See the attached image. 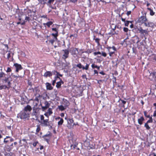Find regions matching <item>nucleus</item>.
<instances>
[{"label":"nucleus","mask_w":156,"mask_h":156,"mask_svg":"<svg viewBox=\"0 0 156 156\" xmlns=\"http://www.w3.org/2000/svg\"><path fill=\"white\" fill-rule=\"evenodd\" d=\"M13 149V147H10L9 145H7L6 147V150L8 151H10Z\"/></svg>","instance_id":"25"},{"label":"nucleus","mask_w":156,"mask_h":156,"mask_svg":"<svg viewBox=\"0 0 156 156\" xmlns=\"http://www.w3.org/2000/svg\"><path fill=\"white\" fill-rule=\"evenodd\" d=\"M37 142H35L34 143H33V145L34 147H35L37 145Z\"/></svg>","instance_id":"59"},{"label":"nucleus","mask_w":156,"mask_h":156,"mask_svg":"<svg viewBox=\"0 0 156 156\" xmlns=\"http://www.w3.org/2000/svg\"><path fill=\"white\" fill-rule=\"evenodd\" d=\"M32 109V108L31 107L30 105H27L24 108L23 110L25 112L28 113L30 115V112Z\"/></svg>","instance_id":"8"},{"label":"nucleus","mask_w":156,"mask_h":156,"mask_svg":"<svg viewBox=\"0 0 156 156\" xmlns=\"http://www.w3.org/2000/svg\"><path fill=\"white\" fill-rule=\"evenodd\" d=\"M54 1L55 0H49L47 4L50 7H51L52 9H53L54 8H53L51 6H50V5L51 4L53 3Z\"/></svg>","instance_id":"22"},{"label":"nucleus","mask_w":156,"mask_h":156,"mask_svg":"<svg viewBox=\"0 0 156 156\" xmlns=\"http://www.w3.org/2000/svg\"><path fill=\"white\" fill-rule=\"evenodd\" d=\"M147 9L150 11V15L153 16L154 15L155 12H154L153 10L151 8H148Z\"/></svg>","instance_id":"24"},{"label":"nucleus","mask_w":156,"mask_h":156,"mask_svg":"<svg viewBox=\"0 0 156 156\" xmlns=\"http://www.w3.org/2000/svg\"><path fill=\"white\" fill-rule=\"evenodd\" d=\"M41 120L43 121L44 119V117L43 115H41Z\"/></svg>","instance_id":"52"},{"label":"nucleus","mask_w":156,"mask_h":156,"mask_svg":"<svg viewBox=\"0 0 156 156\" xmlns=\"http://www.w3.org/2000/svg\"><path fill=\"white\" fill-rule=\"evenodd\" d=\"M91 67L93 69H94L95 68H96L98 70H99L100 69V67L95 65L94 64H92L91 65Z\"/></svg>","instance_id":"26"},{"label":"nucleus","mask_w":156,"mask_h":156,"mask_svg":"<svg viewBox=\"0 0 156 156\" xmlns=\"http://www.w3.org/2000/svg\"><path fill=\"white\" fill-rule=\"evenodd\" d=\"M64 82L62 81V79H61L59 82H58L56 83V87L57 88L60 87L62 84H63Z\"/></svg>","instance_id":"15"},{"label":"nucleus","mask_w":156,"mask_h":156,"mask_svg":"<svg viewBox=\"0 0 156 156\" xmlns=\"http://www.w3.org/2000/svg\"><path fill=\"white\" fill-rule=\"evenodd\" d=\"M94 74H98V72L97 71V70H94Z\"/></svg>","instance_id":"63"},{"label":"nucleus","mask_w":156,"mask_h":156,"mask_svg":"<svg viewBox=\"0 0 156 156\" xmlns=\"http://www.w3.org/2000/svg\"><path fill=\"white\" fill-rule=\"evenodd\" d=\"M123 30L125 32H127L128 30V28L126 27H124L123 28Z\"/></svg>","instance_id":"50"},{"label":"nucleus","mask_w":156,"mask_h":156,"mask_svg":"<svg viewBox=\"0 0 156 156\" xmlns=\"http://www.w3.org/2000/svg\"><path fill=\"white\" fill-rule=\"evenodd\" d=\"M44 139L48 143V142L49 141V139H47V138H44Z\"/></svg>","instance_id":"64"},{"label":"nucleus","mask_w":156,"mask_h":156,"mask_svg":"<svg viewBox=\"0 0 156 156\" xmlns=\"http://www.w3.org/2000/svg\"><path fill=\"white\" fill-rule=\"evenodd\" d=\"M63 104L66 107L68 106L69 105L70 103L69 101L66 99H65L64 98H63Z\"/></svg>","instance_id":"13"},{"label":"nucleus","mask_w":156,"mask_h":156,"mask_svg":"<svg viewBox=\"0 0 156 156\" xmlns=\"http://www.w3.org/2000/svg\"><path fill=\"white\" fill-rule=\"evenodd\" d=\"M144 127L146 128L147 130H149L150 129V127L149 126L148 123L147 122L145 124Z\"/></svg>","instance_id":"31"},{"label":"nucleus","mask_w":156,"mask_h":156,"mask_svg":"<svg viewBox=\"0 0 156 156\" xmlns=\"http://www.w3.org/2000/svg\"><path fill=\"white\" fill-rule=\"evenodd\" d=\"M144 115L145 117H147V118H149L150 117V115H147V112L146 111L144 112Z\"/></svg>","instance_id":"37"},{"label":"nucleus","mask_w":156,"mask_h":156,"mask_svg":"<svg viewBox=\"0 0 156 156\" xmlns=\"http://www.w3.org/2000/svg\"><path fill=\"white\" fill-rule=\"evenodd\" d=\"M89 65L87 63L86 64L85 67L83 66L82 69L83 70L85 69L86 70H87L88 69Z\"/></svg>","instance_id":"28"},{"label":"nucleus","mask_w":156,"mask_h":156,"mask_svg":"<svg viewBox=\"0 0 156 156\" xmlns=\"http://www.w3.org/2000/svg\"><path fill=\"white\" fill-rule=\"evenodd\" d=\"M56 82V80H53L52 83V85L53 86L55 85V84Z\"/></svg>","instance_id":"60"},{"label":"nucleus","mask_w":156,"mask_h":156,"mask_svg":"<svg viewBox=\"0 0 156 156\" xmlns=\"http://www.w3.org/2000/svg\"><path fill=\"white\" fill-rule=\"evenodd\" d=\"M129 21H126L124 23H125V25L126 26L128 27V26L129 23Z\"/></svg>","instance_id":"42"},{"label":"nucleus","mask_w":156,"mask_h":156,"mask_svg":"<svg viewBox=\"0 0 156 156\" xmlns=\"http://www.w3.org/2000/svg\"><path fill=\"white\" fill-rule=\"evenodd\" d=\"M119 101H121V102H122L123 104V105L125 104L126 102V101H125L124 100H121L120 98L119 99Z\"/></svg>","instance_id":"43"},{"label":"nucleus","mask_w":156,"mask_h":156,"mask_svg":"<svg viewBox=\"0 0 156 156\" xmlns=\"http://www.w3.org/2000/svg\"><path fill=\"white\" fill-rule=\"evenodd\" d=\"M88 147H89V149H94L95 148V147L93 146V145H90L89 146H88Z\"/></svg>","instance_id":"38"},{"label":"nucleus","mask_w":156,"mask_h":156,"mask_svg":"<svg viewBox=\"0 0 156 156\" xmlns=\"http://www.w3.org/2000/svg\"><path fill=\"white\" fill-rule=\"evenodd\" d=\"M30 114L27 112H25L22 110L19 113L17 116L18 118H20L21 119H29L30 117Z\"/></svg>","instance_id":"2"},{"label":"nucleus","mask_w":156,"mask_h":156,"mask_svg":"<svg viewBox=\"0 0 156 156\" xmlns=\"http://www.w3.org/2000/svg\"><path fill=\"white\" fill-rule=\"evenodd\" d=\"M153 56V59L155 61H156V55H154Z\"/></svg>","instance_id":"57"},{"label":"nucleus","mask_w":156,"mask_h":156,"mask_svg":"<svg viewBox=\"0 0 156 156\" xmlns=\"http://www.w3.org/2000/svg\"><path fill=\"white\" fill-rule=\"evenodd\" d=\"M131 11H127L126 13V14L128 16H129L130 14H131Z\"/></svg>","instance_id":"54"},{"label":"nucleus","mask_w":156,"mask_h":156,"mask_svg":"<svg viewBox=\"0 0 156 156\" xmlns=\"http://www.w3.org/2000/svg\"><path fill=\"white\" fill-rule=\"evenodd\" d=\"M42 110L43 111H44L46 109H47L48 108L46 106H42Z\"/></svg>","instance_id":"49"},{"label":"nucleus","mask_w":156,"mask_h":156,"mask_svg":"<svg viewBox=\"0 0 156 156\" xmlns=\"http://www.w3.org/2000/svg\"><path fill=\"white\" fill-rule=\"evenodd\" d=\"M76 146L75 144L72 145L71 146V149L73 148L74 149Z\"/></svg>","instance_id":"47"},{"label":"nucleus","mask_w":156,"mask_h":156,"mask_svg":"<svg viewBox=\"0 0 156 156\" xmlns=\"http://www.w3.org/2000/svg\"><path fill=\"white\" fill-rule=\"evenodd\" d=\"M58 108L59 110L62 111H63L66 109V108L62 105L58 106Z\"/></svg>","instance_id":"27"},{"label":"nucleus","mask_w":156,"mask_h":156,"mask_svg":"<svg viewBox=\"0 0 156 156\" xmlns=\"http://www.w3.org/2000/svg\"><path fill=\"white\" fill-rule=\"evenodd\" d=\"M48 119L44 120L43 121H42L41 122H49L48 121Z\"/></svg>","instance_id":"62"},{"label":"nucleus","mask_w":156,"mask_h":156,"mask_svg":"<svg viewBox=\"0 0 156 156\" xmlns=\"http://www.w3.org/2000/svg\"><path fill=\"white\" fill-rule=\"evenodd\" d=\"M41 123L43 125V126H50V128L52 127V126L50 125L49 122H41Z\"/></svg>","instance_id":"16"},{"label":"nucleus","mask_w":156,"mask_h":156,"mask_svg":"<svg viewBox=\"0 0 156 156\" xmlns=\"http://www.w3.org/2000/svg\"><path fill=\"white\" fill-rule=\"evenodd\" d=\"M11 71H12V69L10 68L9 67H8L7 68V69L6 70V72L7 73L10 72H11Z\"/></svg>","instance_id":"40"},{"label":"nucleus","mask_w":156,"mask_h":156,"mask_svg":"<svg viewBox=\"0 0 156 156\" xmlns=\"http://www.w3.org/2000/svg\"><path fill=\"white\" fill-rule=\"evenodd\" d=\"M139 32L141 34H144V33L146 34L147 33V31L146 30H144L142 29V28H140L138 29Z\"/></svg>","instance_id":"18"},{"label":"nucleus","mask_w":156,"mask_h":156,"mask_svg":"<svg viewBox=\"0 0 156 156\" xmlns=\"http://www.w3.org/2000/svg\"><path fill=\"white\" fill-rule=\"evenodd\" d=\"M39 103V101L38 98H35L34 100V107H37Z\"/></svg>","instance_id":"12"},{"label":"nucleus","mask_w":156,"mask_h":156,"mask_svg":"<svg viewBox=\"0 0 156 156\" xmlns=\"http://www.w3.org/2000/svg\"><path fill=\"white\" fill-rule=\"evenodd\" d=\"M58 32H56L55 33H52L51 34V35L54 37V38L55 40L56 41L57 40V37L58 36Z\"/></svg>","instance_id":"21"},{"label":"nucleus","mask_w":156,"mask_h":156,"mask_svg":"<svg viewBox=\"0 0 156 156\" xmlns=\"http://www.w3.org/2000/svg\"><path fill=\"white\" fill-rule=\"evenodd\" d=\"M152 75L154 76H155L154 80L156 81V72H154L152 73Z\"/></svg>","instance_id":"44"},{"label":"nucleus","mask_w":156,"mask_h":156,"mask_svg":"<svg viewBox=\"0 0 156 156\" xmlns=\"http://www.w3.org/2000/svg\"><path fill=\"white\" fill-rule=\"evenodd\" d=\"M50 136V134H46V135L43 136L42 137L43 138H45V137H46V136L49 137Z\"/></svg>","instance_id":"53"},{"label":"nucleus","mask_w":156,"mask_h":156,"mask_svg":"<svg viewBox=\"0 0 156 156\" xmlns=\"http://www.w3.org/2000/svg\"><path fill=\"white\" fill-rule=\"evenodd\" d=\"M146 15V13L145 12L143 14V16L139 17L137 21V23L144 24L146 21H147Z\"/></svg>","instance_id":"4"},{"label":"nucleus","mask_w":156,"mask_h":156,"mask_svg":"<svg viewBox=\"0 0 156 156\" xmlns=\"http://www.w3.org/2000/svg\"><path fill=\"white\" fill-rule=\"evenodd\" d=\"M149 118H150L149 120H148L147 121V122L148 123H149L152 122H153V119H152V118L150 117Z\"/></svg>","instance_id":"36"},{"label":"nucleus","mask_w":156,"mask_h":156,"mask_svg":"<svg viewBox=\"0 0 156 156\" xmlns=\"http://www.w3.org/2000/svg\"><path fill=\"white\" fill-rule=\"evenodd\" d=\"M6 138H5L4 141V142L5 143H6L9 142V140H6Z\"/></svg>","instance_id":"61"},{"label":"nucleus","mask_w":156,"mask_h":156,"mask_svg":"<svg viewBox=\"0 0 156 156\" xmlns=\"http://www.w3.org/2000/svg\"><path fill=\"white\" fill-rule=\"evenodd\" d=\"M102 55L104 57H105L106 56L107 54L106 53L104 52H102L101 53Z\"/></svg>","instance_id":"46"},{"label":"nucleus","mask_w":156,"mask_h":156,"mask_svg":"<svg viewBox=\"0 0 156 156\" xmlns=\"http://www.w3.org/2000/svg\"><path fill=\"white\" fill-rule=\"evenodd\" d=\"M62 51L64 52V54L62 55V58L64 59H66L69 56V51L68 49H65L63 50Z\"/></svg>","instance_id":"7"},{"label":"nucleus","mask_w":156,"mask_h":156,"mask_svg":"<svg viewBox=\"0 0 156 156\" xmlns=\"http://www.w3.org/2000/svg\"><path fill=\"white\" fill-rule=\"evenodd\" d=\"M55 80H56V79L57 78H58L59 79H60L61 80V79L58 76V75H56V76H55Z\"/></svg>","instance_id":"58"},{"label":"nucleus","mask_w":156,"mask_h":156,"mask_svg":"<svg viewBox=\"0 0 156 156\" xmlns=\"http://www.w3.org/2000/svg\"><path fill=\"white\" fill-rule=\"evenodd\" d=\"M76 34H71L70 36L69 37L70 38H71L72 37H76Z\"/></svg>","instance_id":"55"},{"label":"nucleus","mask_w":156,"mask_h":156,"mask_svg":"<svg viewBox=\"0 0 156 156\" xmlns=\"http://www.w3.org/2000/svg\"><path fill=\"white\" fill-rule=\"evenodd\" d=\"M52 30L53 31H54L55 32V33L56 32H58V31L57 30V29L56 28H52Z\"/></svg>","instance_id":"51"},{"label":"nucleus","mask_w":156,"mask_h":156,"mask_svg":"<svg viewBox=\"0 0 156 156\" xmlns=\"http://www.w3.org/2000/svg\"><path fill=\"white\" fill-rule=\"evenodd\" d=\"M58 119H60V120L58 122V125L59 126L62 125L63 122V120L62 119L60 118V117H58Z\"/></svg>","instance_id":"19"},{"label":"nucleus","mask_w":156,"mask_h":156,"mask_svg":"<svg viewBox=\"0 0 156 156\" xmlns=\"http://www.w3.org/2000/svg\"><path fill=\"white\" fill-rule=\"evenodd\" d=\"M144 120V119L143 116L141 117L140 118L138 119V123L141 125L143 124V122Z\"/></svg>","instance_id":"14"},{"label":"nucleus","mask_w":156,"mask_h":156,"mask_svg":"<svg viewBox=\"0 0 156 156\" xmlns=\"http://www.w3.org/2000/svg\"><path fill=\"white\" fill-rule=\"evenodd\" d=\"M41 109L38 107H33V112L32 113V115H34L36 118V120H37L38 118V115L39 114V111Z\"/></svg>","instance_id":"3"},{"label":"nucleus","mask_w":156,"mask_h":156,"mask_svg":"<svg viewBox=\"0 0 156 156\" xmlns=\"http://www.w3.org/2000/svg\"><path fill=\"white\" fill-rule=\"evenodd\" d=\"M10 76H11L12 77H13L14 78H15L16 79L18 78V77H20L22 78V76H19L18 75V76H15V75H14L13 73H12L11 75Z\"/></svg>","instance_id":"29"},{"label":"nucleus","mask_w":156,"mask_h":156,"mask_svg":"<svg viewBox=\"0 0 156 156\" xmlns=\"http://www.w3.org/2000/svg\"><path fill=\"white\" fill-rule=\"evenodd\" d=\"M13 66L16 68V72H18L19 70H21L23 69L21 65L17 63L14 64Z\"/></svg>","instance_id":"10"},{"label":"nucleus","mask_w":156,"mask_h":156,"mask_svg":"<svg viewBox=\"0 0 156 156\" xmlns=\"http://www.w3.org/2000/svg\"><path fill=\"white\" fill-rule=\"evenodd\" d=\"M57 72L55 70H54V71H52V72H51L52 74H55V73H56V74H57Z\"/></svg>","instance_id":"56"},{"label":"nucleus","mask_w":156,"mask_h":156,"mask_svg":"<svg viewBox=\"0 0 156 156\" xmlns=\"http://www.w3.org/2000/svg\"><path fill=\"white\" fill-rule=\"evenodd\" d=\"M107 48L109 51V54L110 56H112V55L114 53L115 51H116V48L114 46L112 47H108Z\"/></svg>","instance_id":"6"},{"label":"nucleus","mask_w":156,"mask_h":156,"mask_svg":"<svg viewBox=\"0 0 156 156\" xmlns=\"http://www.w3.org/2000/svg\"><path fill=\"white\" fill-rule=\"evenodd\" d=\"M9 53L8 54V55H7V58L8 59H9L10 58V57H11V54H10V53H9Z\"/></svg>","instance_id":"48"},{"label":"nucleus","mask_w":156,"mask_h":156,"mask_svg":"<svg viewBox=\"0 0 156 156\" xmlns=\"http://www.w3.org/2000/svg\"><path fill=\"white\" fill-rule=\"evenodd\" d=\"M7 86H8L7 84H6L5 85V84L4 85H2L0 86V90L2 89H5L7 87Z\"/></svg>","instance_id":"32"},{"label":"nucleus","mask_w":156,"mask_h":156,"mask_svg":"<svg viewBox=\"0 0 156 156\" xmlns=\"http://www.w3.org/2000/svg\"><path fill=\"white\" fill-rule=\"evenodd\" d=\"M95 41V42L98 43V45H99V41L100 39L99 38H97L94 39Z\"/></svg>","instance_id":"41"},{"label":"nucleus","mask_w":156,"mask_h":156,"mask_svg":"<svg viewBox=\"0 0 156 156\" xmlns=\"http://www.w3.org/2000/svg\"><path fill=\"white\" fill-rule=\"evenodd\" d=\"M25 24V21H22V22H18L17 23V24H21V25H24Z\"/></svg>","instance_id":"33"},{"label":"nucleus","mask_w":156,"mask_h":156,"mask_svg":"<svg viewBox=\"0 0 156 156\" xmlns=\"http://www.w3.org/2000/svg\"><path fill=\"white\" fill-rule=\"evenodd\" d=\"M47 112L48 114H49V115H50L52 113V109L51 108H49Z\"/></svg>","instance_id":"30"},{"label":"nucleus","mask_w":156,"mask_h":156,"mask_svg":"<svg viewBox=\"0 0 156 156\" xmlns=\"http://www.w3.org/2000/svg\"><path fill=\"white\" fill-rule=\"evenodd\" d=\"M47 89L49 90H51L53 89V87L51 86V84L48 83H46Z\"/></svg>","instance_id":"17"},{"label":"nucleus","mask_w":156,"mask_h":156,"mask_svg":"<svg viewBox=\"0 0 156 156\" xmlns=\"http://www.w3.org/2000/svg\"><path fill=\"white\" fill-rule=\"evenodd\" d=\"M40 130V126H37V129H36V134L37 133H38L39 132Z\"/></svg>","instance_id":"35"},{"label":"nucleus","mask_w":156,"mask_h":156,"mask_svg":"<svg viewBox=\"0 0 156 156\" xmlns=\"http://www.w3.org/2000/svg\"><path fill=\"white\" fill-rule=\"evenodd\" d=\"M67 122L68 124L71 125L74 122V121L73 119H68Z\"/></svg>","instance_id":"23"},{"label":"nucleus","mask_w":156,"mask_h":156,"mask_svg":"<svg viewBox=\"0 0 156 156\" xmlns=\"http://www.w3.org/2000/svg\"><path fill=\"white\" fill-rule=\"evenodd\" d=\"M55 41V40L54 39H51L49 41V42L52 44H53V43Z\"/></svg>","instance_id":"45"},{"label":"nucleus","mask_w":156,"mask_h":156,"mask_svg":"<svg viewBox=\"0 0 156 156\" xmlns=\"http://www.w3.org/2000/svg\"><path fill=\"white\" fill-rule=\"evenodd\" d=\"M53 24V22L51 21H49L46 23H44L43 25L45 26L47 25L48 27H49L51 25Z\"/></svg>","instance_id":"20"},{"label":"nucleus","mask_w":156,"mask_h":156,"mask_svg":"<svg viewBox=\"0 0 156 156\" xmlns=\"http://www.w3.org/2000/svg\"><path fill=\"white\" fill-rule=\"evenodd\" d=\"M52 76V73L51 71H47L44 75V76L47 78L48 77H51Z\"/></svg>","instance_id":"11"},{"label":"nucleus","mask_w":156,"mask_h":156,"mask_svg":"<svg viewBox=\"0 0 156 156\" xmlns=\"http://www.w3.org/2000/svg\"><path fill=\"white\" fill-rule=\"evenodd\" d=\"M144 25L145 27H154V23L151 22H148L147 20V21H146V22L144 23Z\"/></svg>","instance_id":"9"},{"label":"nucleus","mask_w":156,"mask_h":156,"mask_svg":"<svg viewBox=\"0 0 156 156\" xmlns=\"http://www.w3.org/2000/svg\"><path fill=\"white\" fill-rule=\"evenodd\" d=\"M45 106H46L48 108L49 107L50 105L47 102L45 101Z\"/></svg>","instance_id":"39"},{"label":"nucleus","mask_w":156,"mask_h":156,"mask_svg":"<svg viewBox=\"0 0 156 156\" xmlns=\"http://www.w3.org/2000/svg\"><path fill=\"white\" fill-rule=\"evenodd\" d=\"M83 66L80 63L78 64L76 66L77 67H78L80 69L82 68Z\"/></svg>","instance_id":"34"},{"label":"nucleus","mask_w":156,"mask_h":156,"mask_svg":"<svg viewBox=\"0 0 156 156\" xmlns=\"http://www.w3.org/2000/svg\"><path fill=\"white\" fill-rule=\"evenodd\" d=\"M19 20L21 21H25V22L27 21H29L30 20V17L28 16H27L24 14H23L21 16H19Z\"/></svg>","instance_id":"5"},{"label":"nucleus","mask_w":156,"mask_h":156,"mask_svg":"<svg viewBox=\"0 0 156 156\" xmlns=\"http://www.w3.org/2000/svg\"><path fill=\"white\" fill-rule=\"evenodd\" d=\"M11 79L10 76H8L7 74L3 72L0 73V84H7L9 87H10L11 85L10 81Z\"/></svg>","instance_id":"1"}]
</instances>
